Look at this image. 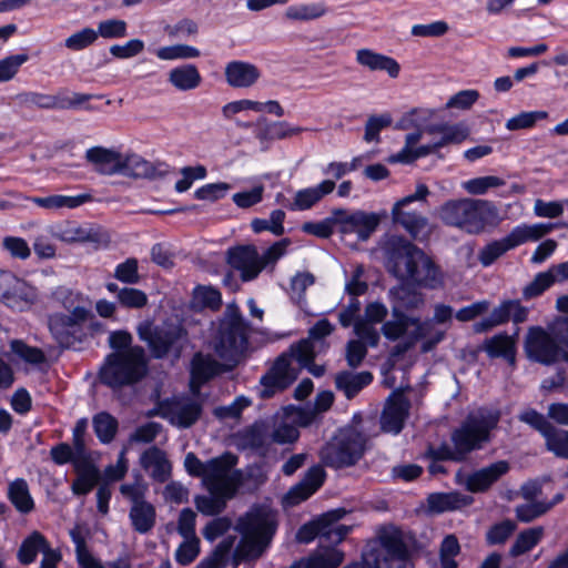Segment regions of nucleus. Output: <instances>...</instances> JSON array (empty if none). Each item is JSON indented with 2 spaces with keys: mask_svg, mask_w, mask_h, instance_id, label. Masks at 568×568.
<instances>
[{
  "mask_svg": "<svg viewBox=\"0 0 568 568\" xmlns=\"http://www.w3.org/2000/svg\"><path fill=\"white\" fill-rule=\"evenodd\" d=\"M8 499L21 514H29L34 509V500L30 494L26 479L16 478L9 484Z\"/></svg>",
  "mask_w": 568,
  "mask_h": 568,
  "instance_id": "37",
  "label": "nucleus"
},
{
  "mask_svg": "<svg viewBox=\"0 0 568 568\" xmlns=\"http://www.w3.org/2000/svg\"><path fill=\"white\" fill-rule=\"evenodd\" d=\"M98 38L121 39L128 34V23L121 19H106L98 23Z\"/></svg>",
  "mask_w": 568,
  "mask_h": 568,
  "instance_id": "59",
  "label": "nucleus"
},
{
  "mask_svg": "<svg viewBox=\"0 0 568 568\" xmlns=\"http://www.w3.org/2000/svg\"><path fill=\"white\" fill-rule=\"evenodd\" d=\"M429 194L426 184H417L413 194L398 200L392 209V220L395 225H400L412 239H418V235L427 226L428 220L422 213L408 210V205L416 201L426 200Z\"/></svg>",
  "mask_w": 568,
  "mask_h": 568,
  "instance_id": "12",
  "label": "nucleus"
},
{
  "mask_svg": "<svg viewBox=\"0 0 568 568\" xmlns=\"http://www.w3.org/2000/svg\"><path fill=\"white\" fill-rule=\"evenodd\" d=\"M510 469L507 460H498L478 470H475L467 477L466 488L473 494L486 493L495 483H497Z\"/></svg>",
  "mask_w": 568,
  "mask_h": 568,
  "instance_id": "20",
  "label": "nucleus"
},
{
  "mask_svg": "<svg viewBox=\"0 0 568 568\" xmlns=\"http://www.w3.org/2000/svg\"><path fill=\"white\" fill-rule=\"evenodd\" d=\"M201 52L197 48L189 44H174L162 47L158 50L156 55L161 60L192 59L200 57Z\"/></svg>",
  "mask_w": 568,
  "mask_h": 568,
  "instance_id": "56",
  "label": "nucleus"
},
{
  "mask_svg": "<svg viewBox=\"0 0 568 568\" xmlns=\"http://www.w3.org/2000/svg\"><path fill=\"white\" fill-rule=\"evenodd\" d=\"M225 372L224 365L213 358L211 355L196 353L191 362L190 375L201 378L202 382H210L214 377Z\"/></svg>",
  "mask_w": 568,
  "mask_h": 568,
  "instance_id": "36",
  "label": "nucleus"
},
{
  "mask_svg": "<svg viewBox=\"0 0 568 568\" xmlns=\"http://www.w3.org/2000/svg\"><path fill=\"white\" fill-rule=\"evenodd\" d=\"M525 352L530 361L545 366L560 362L568 364V315L558 318L550 332L541 326L530 327Z\"/></svg>",
  "mask_w": 568,
  "mask_h": 568,
  "instance_id": "2",
  "label": "nucleus"
},
{
  "mask_svg": "<svg viewBox=\"0 0 568 568\" xmlns=\"http://www.w3.org/2000/svg\"><path fill=\"white\" fill-rule=\"evenodd\" d=\"M49 545L47 537L34 530L22 540L17 558L21 565H31L36 561L38 554H42Z\"/></svg>",
  "mask_w": 568,
  "mask_h": 568,
  "instance_id": "33",
  "label": "nucleus"
},
{
  "mask_svg": "<svg viewBox=\"0 0 568 568\" xmlns=\"http://www.w3.org/2000/svg\"><path fill=\"white\" fill-rule=\"evenodd\" d=\"M460 552V545L455 535L444 537L439 548V562L442 568H458L455 557Z\"/></svg>",
  "mask_w": 568,
  "mask_h": 568,
  "instance_id": "50",
  "label": "nucleus"
},
{
  "mask_svg": "<svg viewBox=\"0 0 568 568\" xmlns=\"http://www.w3.org/2000/svg\"><path fill=\"white\" fill-rule=\"evenodd\" d=\"M356 61L371 71H385L390 78H397L400 71L399 63L392 57L377 53L371 49H361L356 52Z\"/></svg>",
  "mask_w": 568,
  "mask_h": 568,
  "instance_id": "24",
  "label": "nucleus"
},
{
  "mask_svg": "<svg viewBox=\"0 0 568 568\" xmlns=\"http://www.w3.org/2000/svg\"><path fill=\"white\" fill-rule=\"evenodd\" d=\"M529 310L521 305L519 300H505L495 307L490 317L496 326L504 325L509 321L521 324L528 320Z\"/></svg>",
  "mask_w": 568,
  "mask_h": 568,
  "instance_id": "30",
  "label": "nucleus"
},
{
  "mask_svg": "<svg viewBox=\"0 0 568 568\" xmlns=\"http://www.w3.org/2000/svg\"><path fill=\"white\" fill-rule=\"evenodd\" d=\"M326 9L321 3L291 6L286 10V17L292 20H313L324 16Z\"/></svg>",
  "mask_w": 568,
  "mask_h": 568,
  "instance_id": "58",
  "label": "nucleus"
},
{
  "mask_svg": "<svg viewBox=\"0 0 568 568\" xmlns=\"http://www.w3.org/2000/svg\"><path fill=\"white\" fill-rule=\"evenodd\" d=\"M211 496L197 495L194 498L196 509L206 516H215L223 511L226 505V500L234 496H229L226 491L214 490L210 493Z\"/></svg>",
  "mask_w": 568,
  "mask_h": 568,
  "instance_id": "42",
  "label": "nucleus"
},
{
  "mask_svg": "<svg viewBox=\"0 0 568 568\" xmlns=\"http://www.w3.org/2000/svg\"><path fill=\"white\" fill-rule=\"evenodd\" d=\"M98 40V33L92 28H83L64 40V45L72 51H82Z\"/></svg>",
  "mask_w": 568,
  "mask_h": 568,
  "instance_id": "61",
  "label": "nucleus"
},
{
  "mask_svg": "<svg viewBox=\"0 0 568 568\" xmlns=\"http://www.w3.org/2000/svg\"><path fill=\"white\" fill-rule=\"evenodd\" d=\"M105 287L110 293L115 294L118 303L124 308L140 310L148 304V295L142 290L126 286L120 288L113 282L106 283Z\"/></svg>",
  "mask_w": 568,
  "mask_h": 568,
  "instance_id": "38",
  "label": "nucleus"
},
{
  "mask_svg": "<svg viewBox=\"0 0 568 568\" xmlns=\"http://www.w3.org/2000/svg\"><path fill=\"white\" fill-rule=\"evenodd\" d=\"M410 407V400L402 392L392 393L381 415V429L398 435L405 427Z\"/></svg>",
  "mask_w": 568,
  "mask_h": 568,
  "instance_id": "17",
  "label": "nucleus"
},
{
  "mask_svg": "<svg viewBox=\"0 0 568 568\" xmlns=\"http://www.w3.org/2000/svg\"><path fill=\"white\" fill-rule=\"evenodd\" d=\"M378 540L383 550L382 566L384 568H405L410 559V551L402 530L395 526L384 528L378 534Z\"/></svg>",
  "mask_w": 568,
  "mask_h": 568,
  "instance_id": "15",
  "label": "nucleus"
},
{
  "mask_svg": "<svg viewBox=\"0 0 568 568\" xmlns=\"http://www.w3.org/2000/svg\"><path fill=\"white\" fill-rule=\"evenodd\" d=\"M551 230V224H519L515 226L506 236L499 240H494L480 248L478 252V261L484 267H488L508 251L514 250L529 241H538L548 234Z\"/></svg>",
  "mask_w": 568,
  "mask_h": 568,
  "instance_id": "8",
  "label": "nucleus"
},
{
  "mask_svg": "<svg viewBox=\"0 0 568 568\" xmlns=\"http://www.w3.org/2000/svg\"><path fill=\"white\" fill-rule=\"evenodd\" d=\"M113 276L129 285L138 284L141 280L139 274V263L135 257H129L115 266Z\"/></svg>",
  "mask_w": 568,
  "mask_h": 568,
  "instance_id": "57",
  "label": "nucleus"
},
{
  "mask_svg": "<svg viewBox=\"0 0 568 568\" xmlns=\"http://www.w3.org/2000/svg\"><path fill=\"white\" fill-rule=\"evenodd\" d=\"M347 510L343 507L327 510L316 517L315 524L320 530V538L329 544L335 525L345 517Z\"/></svg>",
  "mask_w": 568,
  "mask_h": 568,
  "instance_id": "44",
  "label": "nucleus"
},
{
  "mask_svg": "<svg viewBox=\"0 0 568 568\" xmlns=\"http://www.w3.org/2000/svg\"><path fill=\"white\" fill-rule=\"evenodd\" d=\"M325 479V469L320 465H314L307 469L301 481L290 489L287 497L294 504L304 501L324 485Z\"/></svg>",
  "mask_w": 568,
  "mask_h": 568,
  "instance_id": "21",
  "label": "nucleus"
},
{
  "mask_svg": "<svg viewBox=\"0 0 568 568\" xmlns=\"http://www.w3.org/2000/svg\"><path fill=\"white\" fill-rule=\"evenodd\" d=\"M423 457L434 462H464V456L458 453L457 448L452 449L446 443H442L438 447L429 444Z\"/></svg>",
  "mask_w": 568,
  "mask_h": 568,
  "instance_id": "55",
  "label": "nucleus"
},
{
  "mask_svg": "<svg viewBox=\"0 0 568 568\" xmlns=\"http://www.w3.org/2000/svg\"><path fill=\"white\" fill-rule=\"evenodd\" d=\"M237 463L239 457L231 452L206 462L204 484L207 490L214 493L220 489L226 491L229 496H234L243 481L242 470L234 469Z\"/></svg>",
  "mask_w": 568,
  "mask_h": 568,
  "instance_id": "10",
  "label": "nucleus"
},
{
  "mask_svg": "<svg viewBox=\"0 0 568 568\" xmlns=\"http://www.w3.org/2000/svg\"><path fill=\"white\" fill-rule=\"evenodd\" d=\"M202 412L203 408L201 403L195 400H187L186 403H182L180 400V406L174 424L181 428H190L200 419Z\"/></svg>",
  "mask_w": 568,
  "mask_h": 568,
  "instance_id": "49",
  "label": "nucleus"
},
{
  "mask_svg": "<svg viewBox=\"0 0 568 568\" xmlns=\"http://www.w3.org/2000/svg\"><path fill=\"white\" fill-rule=\"evenodd\" d=\"M226 261L231 267L240 272L243 282L255 280L263 271L257 248L252 244L229 248Z\"/></svg>",
  "mask_w": 568,
  "mask_h": 568,
  "instance_id": "18",
  "label": "nucleus"
},
{
  "mask_svg": "<svg viewBox=\"0 0 568 568\" xmlns=\"http://www.w3.org/2000/svg\"><path fill=\"white\" fill-rule=\"evenodd\" d=\"M139 338L146 343L151 356L155 359L165 358L173 352L176 357L183 349V341L187 331L182 325H155L152 322L142 323L138 327Z\"/></svg>",
  "mask_w": 568,
  "mask_h": 568,
  "instance_id": "7",
  "label": "nucleus"
},
{
  "mask_svg": "<svg viewBox=\"0 0 568 568\" xmlns=\"http://www.w3.org/2000/svg\"><path fill=\"white\" fill-rule=\"evenodd\" d=\"M140 463L144 469L153 468L152 477L159 483L166 481L171 476V464L165 453L156 446L145 449L140 457Z\"/></svg>",
  "mask_w": 568,
  "mask_h": 568,
  "instance_id": "25",
  "label": "nucleus"
},
{
  "mask_svg": "<svg viewBox=\"0 0 568 568\" xmlns=\"http://www.w3.org/2000/svg\"><path fill=\"white\" fill-rule=\"evenodd\" d=\"M339 216L336 215V209L332 211V214L318 222H305L302 225V231L306 234L314 235L318 239H329L335 227L338 229Z\"/></svg>",
  "mask_w": 568,
  "mask_h": 568,
  "instance_id": "45",
  "label": "nucleus"
},
{
  "mask_svg": "<svg viewBox=\"0 0 568 568\" xmlns=\"http://www.w3.org/2000/svg\"><path fill=\"white\" fill-rule=\"evenodd\" d=\"M385 253L387 271L399 281L388 291L389 302L410 311L418 308L424 303V295L417 287L436 288L440 285L439 266L404 236L392 237Z\"/></svg>",
  "mask_w": 568,
  "mask_h": 568,
  "instance_id": "1",
  "label": "nucleus"
},
{
  "mask_svg": "<svg viewBox=\"0 0 568 568\" xmlns=\"http://www.w3.org/2000/svg\"><path fill=\"white\" fill-rule=\"evenodd\" d=\"M93 317L88 307H75L71 313L54 312L48 315V329L62 349L74 348L85 338L84 324Z\"/></svg>",
  "mask_w": 568,
  "mask_h": 568,
  "instance_id": "9",
  "label": "nucleus"
},
{
  "mask_svg": "<svg viewBox=\"0 0 568 568\" xmlns=\"http://www.w3.org/2000/svg\"><path fill=\"white\" fill-rule=\"evenodd\" d=\"M277 529L274 515L265 509L257 508L245 514L239 520V531L242 534V544L233 555V567L236 568L244 559H256L268 547Z\"/></svg>",
  "mask_w": 568,
  "mask_h": 568,
  "instance_id": "3",
  "label": "nucleus"
},
{
  "mask_svg": "<svg viewBox=\"0 0 568 568\" xmlns=\"http://www.w3.org/2000/svg\"><path fill=\"white\" fill-rule=\"evenodd\" d=\"M544 536V527L537 526L520 531L510 547V555L521 556L536 547Z\"/></svg>",
  "mask_w": 568,
  "mask_h": 568,
  "instance_id": "43",
  "label": "nucleus"
},
{
  "mask_svg": "<svg viewBox=\"0 0 568 568\" xmlns=\"http://www.w3.org/2000/svg\"><path fill=\"white\" fill-rule=\"evenodd\" d=\"M36 301L37 293L34 287L26 281L18 278L9 291L3 304L11 310L23 312L30 308Z\"/></svg>",
  "mask_w": 568,
  "mask_h": 568,
  "instance_id": "31",
  "label": "nucleus"
},
{
  "mask_svg": "<svg viewBox=\"0 0 568 568\" xmlns=\"http://www.w3.org/2000/svg\"><path fill=\"white\" fill-rule=\"evenodd\" d=\"M556 282L551 271L538 273L534 280L523 288V300L530 301L542 295Z\"/></svg>",
  "mask_w": 568,
  "mask_h": 568,
  "instance_id": "47",
  "label": "nucleus"
},
{
  "mask_svg": "<svg viewBox=\"0 0 568 568\" xmlns=\"http://www.w3.org/2000/svg\"><path fill=\"white\" fill-rule=\"evenodd\" d=\"M95 436L102 444H110L119 430L118 419L109 412H99L92 418Z\"/></svg>",
  "mask_w": 568,
  "mask_h": 568,
  "instance_id": "40",
  "label": "nucleus"
},
{
  "mask_svg": "<svg viewBox=\"0 0 568 568\" xmlns=\"http://www.w3.org/2000/svg\"><path fill=\"white\" fill-rule=\"evenodd\" d=\"M460 230L469 234H480L487 226H495L498 223V210L487 200L466 197L462 211Z\"/></svg>",
  "mask_w": 568,
  "mask_h": 568,
  "instance_id": "13",
  "label": "nucleus"
},
{
  "mask_svg": "<svg viewBox=\"0 0 568 568\" xmlns=\"http://www.w3.org/2000/svg\"><path fill=\"white\" fill-rule=\"evenodd\" d=\"M29 60V54H11L0 60V82L10 81L19 72L23 63Z\"/></svg>",
  "mask_w": 568,
  "mask_h": 568,
  "instance_id": "63",
  "label": "nucleus"
},
{
  "mask_svg": "<svg viewBox=\"0 0 568 568\" xmlns=\"http://www.w3.org/2000/svg\"><path fill=\"white\" fill-rule=\"evenodd\" d=\"M129 518L133 529L139 534H148L156 521V510L150 501L132 505Z\"/></svg>",
  "mask_w": 568,
  "mask_h": 568,
  "instance_id": "35",
  "label": "nucleus"
},
{
  "mask_svg": "<svg viewBox=\"0 0 568 568\" xmlns=\"http://www.w3.org/2000/svg\"><path fill=\"white\" fill-rule=\"evenodd\" d=\"M77 478L71 485V490L75 496L88 495L100 481L101 476L98 467L90 460L75 463Z\"/></svg>",
  "mask_w": 568,
  "mask_h": 568,
  "instance_id": "28",
  "label": "nucleus"
},
{
  "mask_svg": "<svg viewBox=\"0 0 568 568\" xmlns=\"http://www.w3.org/2000/svg\"><path fill=\"white\" fill-rule=\"evenodd\" d=\"M85 160L94 166V171L101 175H113L123 172L128 163L122 155L103 146H92L85 152Z\"/></svg>",
  "mask_w": 568,
  "mask_h": 568,
  "instance_id": "19",
  "label": "nucleus"
},
{
  "mask_svg": "<svg viewBox=\"0 0 568 568\" xmlns=\"http://www.w3.org/2000/svg\"><path fill=\"white\" fill-rule=\"evenodd\" d=\"M466 197L458 200H448L438 209V215L442 222L448 226L462 227L463 209Z\"/></svg>",
  "mask_w": 568,
  "mask_h": 568,
  "instance_id": "48",
  "label": "nucleus"
},
{
  "mask_svg": "<svg viewBox=\"0 0 568 568\" xmlns=\"http://www.w3.org/2000/svg\"><path fill=\"white\" fill-rule=\"evenodd\" d=\"M192 300L202 308L217 311L222 306V294L213 286L197 285L193 290Z\"/></svg>",
  "mask_w": 568,
  "mask_h": 568,
  "instance_id": "46",
  "label": "nucleus"
},
{
  "mask_svg": "<svg viewBox=\"0 0 568 568\" xmlns=\"http://www.w3.org/2000/svg\"><path fill=\"white\" fill-rule=\"evenodd\" d=\"M505 181L495 175L474 178L465 182V190L473 195L485 194L491 187L503 186Z\"/></svg>",
  "mask_w": 568,
  "mask_h": 568,
  "instance_id": "62",
  "label": "nucleus"
},
{
  "mask_svg": "<svg viewBox=\"0 0 568 568\" xmlns=\"http://www.w3.org/2000/svg\"><path fill=\"white\" fill-rule=\"evenodd\" d=\"M547 118L548 112L546 111H523L507 120L506 129L509 131L531 129L538 121Z\"/></svg>",
  "mask_w": 568,
  "mask_h": 568,
  "instance_id": "53",
  "label": "nucleus"
},
{
  "mask_svg": "<svg viewBox=\"0 0 568 568\" xmlns=\"http://www.w3.org/2000/svg\"><path fill=\"white\" fill-rule=\"evenodd\" d=\"M10 348L13 354L29 364L40 365L45 362V355L41 348L30 346L22 339H12Z\"/></svg>",
  "mask_w": 568,
  "mask_h": 568,
  "instance_id": "51",
  "label": "nucleus"
},
{
  "mask_svg": "<svg viewBox=\"0 0 568 568\" xmlns=\"http://www.w3.org/2000/svg\"><path fill=\"white\" fill-rule=\"evenodd\" d=\"M474 501L469 495L457 491L453 493H433L427 497L428 509L435 514L457 510L469 506Z\"/></svg>",
  "mask_w": 568,
  "mask_h": 568,
  "instance_id": "26",
  "label": "nucleus"
},
{
  "mask_svg": "<svg viewBox=\"0 0 568 568\" xmlns=\"http://www.w3.org/2000/svg\"><path fill=\"white\" fill-rule=\"evenodd\" d=\"M260 384L263 386V389L260 392V397L263 399L272 398L276 393L283 392L292 385L270 368L262 375Z\"/></svg>",
  "mask_w": 568,
  "mask_h": 568,
  "instance_id": "54",
  "label": "nucleus"
},
{
  "mask_svg": "<svg viewBox=\"0 0 568 568\" xmlns=\"http://www.w3.org/2000/svg\"><path fill=\"white\" fill-rule=\"evenodd\" d=\"M367 445L366 435L354 426L337 429L321 450V460L333 469L355 466L364 456Z\"/></svg>",
  "mask_w": 568,
  "mask_h": 568,
  "instance_id": "5",
  "label": "nucleus"
},
{
  "mask_svg": "<svg viewBox=\"0 0 568 568\" xmlns=\"http://www.w3.org/2000/svg\"><path fill=\"white\" fill-rule=\"evenodd\" d=\"M225 79L232 88H250L261 77L258 68L250 62L234 60L225 67Z\"/></svg>",
  "mask_w": 568,
  "mask_h": 568,
  "instance_id": "22",
  "label": "nucleus"
},
{
  "mask_svg": "<svg viewBox=\"0 0 568 568\" xmlns=\"http://www.w3.org/2000/svg\"><path fill=\"white\" fill-rule=\"evenodd\" d=\"M169 82L180 91H190L201 84L202 75L195 64L186 63L170 71Z\"/></svg>",
  "mask_w": 568,
  "mask_h": 568,
  "instance_id": "32",
  "label": "nucleus"
},
{
  "mask_svg": "<svg viewBox=\"0 0 568 568\" xmlns=\"http://www.w3.org/2000/svg\"><path fill=\"white\" fill-rule=\"evenodd\" d=\"M338 220V233L356 234L357 240L367 241L377 230L381 224V216L375 212H365L356 210L349 212L346 209H336Z\"/></svg>",
  "mask_w": 568,
  "mask_h": 568,
  "instance_id": "14",
  "label": "nucleus"
},
{
  "mask_svg": "<svg viewBox=\"0 0 568 568\" xmlns=\"http://www.w3.org/2000/svg\"><path fill=\"white\" fill-rule=\"evenodd\" d=\"M200 539L184 538L175 550V560L181 566L191 565L200 554Z\"/></svg>",
  "mask_w": 568,
  "mask_h": 568,
  "instance_id": "60",
  "label": "nucleus"
},
{
  "mask_svg": "<svg viewBox=\"0 0 568 568\" xmlns=\"http://www.w3.org/2000/svg\"><path fill=\"white\" fill-rule=\"evenodd\" d=\"M335 182L332 180H324L314 187L303 189L296 192L294 202L290 205L292 211H305L313 207L325 195L333 192Z\"/></svg>",
  "mask_w": 568,
  "mask_h": 568,
  "instance_id": "27",
  "label": "nucleus"
},
{
  "mask_svg": "<svg viewBox=\"0 0 568 568\" xmlns=\"http://www.w3.org/2000/svg\"><path fill=\"white\" fill-rule=\"evenodd\" d=\"M290 358H295L301 366H307L312 364L316 358L315 345L310 338H302L293 343L288 351Z\"/></svg>",
  "mask_w": 568,
  "mask_h": 568,
  "instance_id": "52",
  "label": "nucleus"
},
{
  "mask_svg": "<svg viewBox=\"0 0 568 568\" xmlns=\"http://www.w3.org/2000/svg\"><path fill=\"white\" fill-rule=\"evenodd\" d=\"M250 324L244 320L239 307L230 310L222 320L216 335V354L224 361L237 363L248 347Z\"/></svg>",
  "mask_w": 568,
  "mask_h": 568,
  "instance_id": "6",
  "label": "nucleus"
},
{
  "mask_svg": "<svg viewBox=\"0 0 568 568\" xmlns=\"http://www.w3.org/2000/svg\"><path fill=\"white\" fill-rule=\"evenodd\" d=\"M374 379V376L368 371L353 373L349 371H342L335 376V386L338 390H343L344 395L351 399L355 397L363 388L368 386Z\"/></svg>",
  "mask_w": 568,
  "mask_h": 568,
  "instance_id": "29",
  "label": "nucleus"
},
{
  "mask_svg": "<svg viewBox=\"0 0 568 568\" xmlns=\"http://www.w3.org/2000/svg\"><path fill=\"white\" fill-rule=\"evenodd\" d=\"M303 131H305L304 128L293 126L286 121L267 122L266 118L262 116L257 121L255 136L261 142L284 140L297 135Z\"/></svg>",
  "mask_w": 568,
  "mask_h": 568,
  "instance_id": "23",
  "label": "nucleus"
},
{
  "mask_svg": "<svg viewBox=\"0 0 568 568\" xmlns=\"http://www.w3.org/2000/svg\"><path fill=\"white\" fill-rule=\"evenodd\" d=\"M20 103L26 105H37L41 109H78L94 98L89 93H73L72 97L63 94H45L40 92H22L18 94Z\"/></svg>",
  "mask_w": 568,
  "mask_h": 568,
  "instance_id": "16",
  "label": "nucleus"
},
{
  "mask_svg": "<svg viewBox=\"0 0 568 568\" xmlns=\"http://www.w3.org/2000/svg\"><path fill=\"white\" fill-rule=\"evenodd\" d=\"M498 416L468 415L460 427L452 433V442L464 460L471 452L479 449L481 444L489 440L490 432L497 426Z\"/></svg>",
  "mask_w": 568,
  "mask_h": 568,
  "instance_id": "11",
  "label": "nucleus"
},
{
  "mask_svg": "<svg viewBox=\"0 0 568 568\" xmlns=\"http://www.w3.org/2000/svg\"><path fill=\"white\" fill-rule=\"evenodd\" d=\"M148 373V358L140 345L126 354L112 352L104 357L98 373L100 383L111 389H120L141 382Z\"/></svg>",
  "mask_w": 568,
  "mask_h": 568,
  "instance_id": "4",
  "label": "nucleus"
},
{
  "mask_svg": "<svg viewBox=\"0 0 568 568\" xmlns=\"http://www.w3.org/2000/svg\"><path fill=\"white\" fill-rule=\"evenodd\" d=\"M244 447L254 450H266L268 446V429L264 423L255 422L239 434Z\"/></svg>",
  "mask_w": 568,
  "mask_h": 568,
  "instance_id": "41",
  "label": "nucleus"
},
{
  "mask_svg": "<svg viewBox=\"0 0 568 568\" xmlns=\"http://www.w3.org/2000/svg\"><path fill=\"white\" fill-rule=\"evenodd\" d=\"M233 545H234L233 537L224 538L216 545V547L212 551L211 556L202 559V561H210L213 565V567H215V568H225L227 565L229 557L232 551Z\"/></svg>",
  "mask_w": 568,
  "mask_h": 568,
  "instance_id": "64",
  "label": "nucleus"
},
{
  "mask_svg": "<svg viewBox=\"0 0 568 568\" xmlns=\"http://www.w3.org/2000/svg\"><path fill=\"white\" fill-rule=\"evenodd\" d=\"M483 349L490 358L503 357L509 363L516 358V347L513 338L506 333H498L484 343Z\"/></svg>",
  "mask_w": 568,
  "mask_h": 568,
  "instance_id": "34",
  "label": "nucleus"
},
{
  "mask_svg": "<svg viewBox=\"0 0 568 568\" xmlns=\"http://www.w3.org/2000/svg\"><path fill=\"white\" fill-rule=\"evenodd\" d=\"M546 449L557 458L568 460V430L554 424L542 434Z\"/></svg>",
  "mask_w": 568,
  "mask_h": 568,
  "instance_id": "39",
  "label": "nucleus"
}]
</instances>
